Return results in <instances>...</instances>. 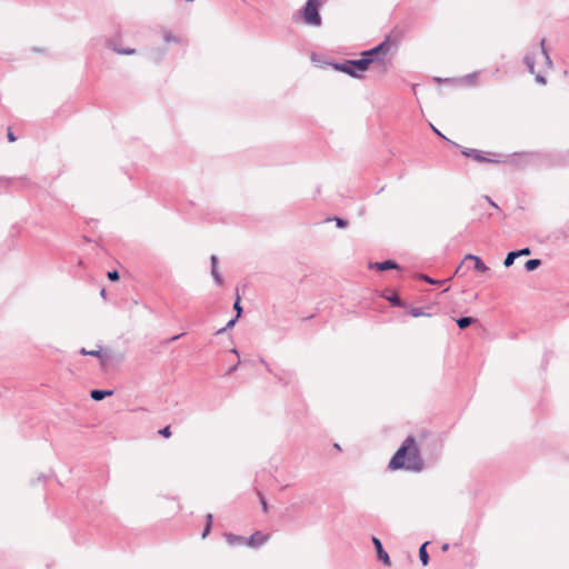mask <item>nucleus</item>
<instances>
[{"label": "nucleus", "mask_w": 569, "mask_h": 569, "mask_svg": "<svg viewBox=\"0 0 569 569\" xmlns=\"http://www.w3.org/2000/svg\"><path fill=\"white\" fill-rule=\"evenodd\" d=\"M409 313L415 318L429 316V313H426L421 308H412Z\"/></svg>", "instance_id": "26"}, {"label": "nucleus", "mask_w": 569, "mask_h": 569, "mask_svg": "<svg viewBox=\"0 0 569 569\" xmlns=\"http://www.w3.org/2000/svg\"><path fill=\"white\" fill-rule=\"evenodd\" d=\"M276 377L278 378V381L282 382V378L281 377H278L277 375H276Z\"/></svg>", "instance_id": "48"}, {"label": "nucleus", "mask_w": 569, "mask_h": 569, "mask_svg": "<svg viewBox=\"0 0 569 569\" xmlns=\"http://www.w3.org/2000/svg\"><path fill=\"white\" fill-rule=\"evenodd\" d=\"M372 543L375 546L378 560H380L386 566H390V557L383 549L381 540L377 537H372Z\"/></svg>", "instance_id": "5"}, {"label": "nucleus", "mask_w": 569, "mask_h": 569, "mask_svg": "<svg viewBox=\"0 0 569 569\" xmlns=\"http://www.w3.org/2000/svg\"><path fill=\"white\" fill-rule=\"evenodd\" d=\"M540 266H541V260L540 259H530V260L526 261V263H525V268L529 272L530 271H535Z\"/></svg>", "instance_id": "17"}, {"label": "nucleus", "mask_w": 569, "mask_h": 569, "mask_svg": "<svg viewBox=\"0 0 569 569\" xmlns=\"http://www.w3.org/2000/svg\"><path fill=\"white\" fill-rule=\"evenodd\" d=\"M224 538L230 546L242 545L246 543L247 541V539H244L242 536H238L230 532L224 533Z\"/></svg>", "instance_id": "12"}, {"label": "nucleus", "mask_w": 569, "mask_h": 569, "mask_svg": "<svg viewBox=\"0 0 569 569\" xmlns=\"http://www.w3.org/2000/svg\"><path fill=\"white\" fill-rule=\"evenodd\" d=\"M545 42H546V40H545V39H542V40H541V42H540L541 54H542V56H543V58H545V62H546V64H547L549 68H551V66H552V61H551V59H550V57H549V54H548V51H547V49H546V47H545Z\"/></svg>", "instance_id": "19"}, {"label": "nucleus", "mask_w": 569, "mask_h": 569, "mask_svg": "<svg viewBox=\"0 0 569 569\" xmlns=\"http://www.w3.org/2000/svg\"><path fill=\"white\" fill-rule=\"evenodd\" d=\"M517 253L516 251H510L508 252V254L506 256L505 260H503V266L506 268H509L513 264L515 260L517 259Z\"/></svg>", "instance_id": "20"}, {"label": "nucleus", "mask_w": 569, "mask_h": 569, "mask_svg": "<svg viewBox=\"0 0 569 569\" xmlns=\"http://www.w3.org/2000/svg\"><path fill=\"white\" fill-rule=\"evenodd\" d=\"M211 274L213 277L214 282L218 286H221L223 282L222 276L219 273L218 268H211Z\"/></svg>", "instance_id": "23"}, {"label": "nucleus", "mask_w": 569, "mask_h": 569, "mask_svg": "<svg viewBox=\"0 0 569 569\" xmlns=\"http://www.w3.org/2000/svg\"><path fill=\"white\" fill-rule=\"evenodd\" d=\"M443 551H447L449 549V545L448 543H445L441 548Z\"/></svg>", "instance_id": "45"}, {"label": "nucleus", "mask_w": 569, "mask_h": 569, "mask_svg": "<svg viewBox=\"0 0 569 569\" xmlns=\"http://www.w3.org/2000/svg\"><path fill=\"white\" fill-rule=\"evenodd\" d=\"M233 309L237 311V316L236 317L239 318L241 316V313H242V307L240 305V297L239 296H237V299H236V301L233 303Z\"/></svg>", "instance_id": "28"}, {"label": "nucleus", "mask_w": 569, "mask_h": 569, "mask_svg": "<svg viewBox=\"0 0 569 569\" xmlns=\"http://www.w3.org/2000/svg\"><path fill=\"white\" fill-rule=\"evenodd\" d=\"M107 46H108L109 49H111L112 51H114V52H117L119 54L131 56V54L136 53V49L122 48L121 46H118V43L113 39H108L107 40Z\"/></svg>", "instance_id": "8"}, {"label": "nucleus", "mask_w": 569, "mask_h": 569, "mask_svg": "<svg viewBox=\"0 0 569 569\" xmlns=\"http://www.w3.org/2000/svg\"><path fill=\"white\" fill-rule=\"evenodd\" d=\"M261 362H262V363H264V366H266L267 370H268L269 372H271V369H270L269 365H268V363H266V362H264V360H261Z\"/></svg>", "instance_id": "44"}, {"label": "nucleus", "mask_w": 569, "mask_h": 569, "mask_svg": "<svg viewBox=\"0 0 569 569\" xmlns=\"http://www.w3.org/2000/svg\"><path fill=\"white\" fill-rule=\"evenodd\" d=\"M466 157L472 158L478 162H500L499 159L486 158L482 152L477 149H466L462 151Z\"/></svg>", "instance_id": "7"}, {"label": "nucleus", "mask_w": 569, "mask_h": 569, "mask_svg": "<svg viewBox=\"0 0 569 569\" xmlns=\"http://www.w3.org/2000/svg\"><path fill=\"white\" fill-rule=\"evenodd\" d=\"M166 53V50L156 49L150 51V58L153 60H160Z\"/></svg>", "instance_id": "24"}, {"label": "nucleus", "mask_w": 569, "mask_h": 569, "mask_svg": "<svg viewBox=\"0 0 569 569\" xmlns=\"http://www.w3.org/2000/svg\"><path fill=\"white\" fill-rule=\"evenodd\" d=\"M371 269H377L379 271H386L391 269H399V264L393 260H385L379 262L370 263L369 266Z\"/></svg>", "instance_id": "9"}, {"label": "nucleus", "mask_w": 569, "mask_h": 569, "mask_svg": "<svg viewBox=\"0 0 569 569\" xmlns=\"http://www.w3.org/2000/svg\"><path fill=\"white\" fill-rule=\"evenodd\" d=\"M8 140L10 142H14L17 140L16 136L13 134V132L10 129L8 131Z\"/></svg>", "instance_id": "36"}, {"label": "nucleus", "mask_w": 569, "mask_h": 569, "mask_svg": "<svg viewBox=\"0 0 569 569\" xmlns=\"http://www.w3.org/2000/svg\"><path fill=\"white\" fill-rule=\"evenodd\" d=\"M523 62L527 66L528 71L533 74L535 73V58H533V56H531L530 53L526 54L525 58H523Z\"/></svg>", "instance_id": "18"}, {"label": "nucleus", "mask_w": 569, "mask_h": 569, "mask_svg": "<svg viewBox=\"0 0 569 569\" xmlns=\"http://www.w3.org/2000/svg\"><path fill=\"white\" fill-rule=\"evenodd\" d=\"M210 261H211V268H217V266H218V257L212 254L211 258H210Z\"/></svg>", "instance_id": "34"}, {"label": "nucleus", "mask_w": 569, "mask_h": 569, "mask_svg": "<svg viewBox=\"0 0 569 569\" xmlns=\"http://www.w3.org/2000/svg\"><path fill=\"white\" fill-rule=\"evenodd\" d=\"M321 6L320 0H307L303 9H302V19L303 22L308 26L320 27L322 23L321 16L319 13V9Z\"/></svg>", "instance_id": "3"}, {"label": "nucleus", "mask_w": 569, "mask_h": 569, "mask_svg": "<svg viewBox=\"0 0 569 569\" xmlns=\"http://www.w3.org/2000/svg\"><path fill=\"white\" fill-rule=\"evenodd\" d=\"M428 541H426L425 543L421 545L420 549H419V558H420V561L423 566H427L429 563V555L427 552V546H428Z\"/></svg>", "instance_id": "16"}, {"label": "nucleus", "mask_w": 569, "mask_h": 569, "mask_svg": "<svg viewBox=\"0 0 569 569\" xmlns=\"http://www.w3.org/2000/svg\"><path fill=\"white\" fill-rule=\"evenodd\" d=\"M163 40L167 42V43H178L179 42V39L178 37H176L174 34H172L171 31L169 30H166L164 33H163Z\"/></svg>", "instance_id": "21"}, {"label": "nucleus", "mask_w": 569, "mask_h": 569, "mask_svg": "<svg viewBox=\"0 0 569 569\" xmlns=\"http://www.w3.org/2000/svg\"><path fill=\"white\" fill-rule=\"evenodd\" d=\"M466 260H472L475 262V270L478 272H486L488 270V267L483 263V261L475 254L468 253L465 256L463 261Z\"/></svg>", "instance_id": "10"}, {"label": "nucleus", "mask_w": 569, "mask_h": 569, "mask_svg": "<svg viewBox=\"0 0 569 569\" xmlns=\"http://www.w3.org/2000/svg\"><path fill=\"white\" fill-rule=\"evenodd\" d=\"M499 73V68H497L493 72V77H496Z\"/></svg>", "instance_id": "47"}, {"label": "nucleus", "mask_w": 569, "mask_h": 569, "mask_svg": "<svg viewBox=\"0 0 569 569\" xmlns=\"http://www.w3.org/2000/svg\"><path fill=\"white\" fill-rule=\"evenodd\" d=\"M461 268H462V263H460V264L458 266V268L456 269V274H458V273L460 272Z\"/></svg>", "instance_id": "43"}, {"label": "nucleus", "mask_w": 569, "mask_h": 569, "mask_svg": "<svg viewBox=\"0 0 569 569\" xmlns=\"http://www.w3.org/2000/svg\"><path fill=\"white\" fill-rule=\"evenodd\" d=\"M212 521H213V517L211 513H208L206 516V523H210V526H212Z\"/></svg>", "instance_id": "38"}, {"label": "nucleus", "mask_w": 569, "mask_h": 569, "mask_svg": "<svg viewBox=\"0 0 569 569\" xmlns=\"http://www.w3.org/2000/svg\"><path fill=\"white\" fill-rule=\"evenodd\" d=\"M81 355L83 356H92V357H97L99 359H101L102 362L106 361L107 359V356L104 352H102L101 349H98V350H87L84 348H81L80 351H79Z\"/></svg>", "instance_id": "14"}, {"label": "nucleus", "mask_w": 569, "mask_h": 569, "mask_svg": "<svg viewBox=\"0 0 569 569\" xmlns=\"http://www.w3.org/2000/svg\"><path fill=\"white\" fill-rule=\"evenodd\" d=\"M486 199L489 201L491 206L498 208V206L489 197H486Z\"/></svg>", "instance_id": "42"}, {"label": "nucleus", "mask_w": 569, "mask_h": 569, "mask_svg": "<svg viewBox=\"0 0 569 569\" xmlns=\"http://www.w3.org/2000/svg\"><path fill=\"white\" fill-rule=\"evenodd\" d=\"M331 220H335L336 221V224L338 228H347L348 227V221L342 219V218H339V217H333V218H329L328 221H331Z\"/></svg>", "instance_id": "25"}, {"label": "nucleus", "mask_w": 569, "mask_h": 569, "mask_svg": "<svg viewBox=\"0 0 569 569\" xmlns=\"http://www.w3.org/2000/svg\"><path fill=\"white\" fill-rule=\"evenodd\" d=\"M182 335H177V336H173L169 339V341H176L178 340Z\"/></svg>", "instance_id": "41"}, {"label": "nucleus", "mask_w": 569, "mask_h": 569, "mask_svg": "<svg viewBox=\"0 0 569 569\" xmlns=\"http://www.w3.org/2000/svg\"><path fill=\"white\" fill-rule=\"evenodd\" d=\"M112 395H113V390H103V389H93L90 392V397L94 401H101L106 397H109V396H112Z\"/></svg>", "instance_id": "11"}, {"label": "nucleus", "mask_w": 569, "mask_h": 569, "mask_svg": "<svg viewBox=\"0 0 569 569\" xmlns=\"http://www.w3.org/2000/svg\"><path fill=\"white\" fill-rule=\"evenodd\" d=\"M479 72L475 71L465 77L466 82L473 83L475 79L478 77Z\"/></svg>", "instance_id": "30"}, {"label": "nucleus", "mask_w": 569, "mask_h": 569, "mask_svg": "<svg viewBox=\"0 0 569 569\" xmlns=\"http://www.w3.org/2000/svg\"><path fill=\"white\" fill-rule=\"evenodd\" d=\"M388 467L391 470L407 469L417 472L423 469V460L420 457L419 449L416 446V439L412 436L405 439L389 461Z\"/></svg>", "instance_id": "1"}, {"label": "nucleus", "mask_w": 569, "mask_h": 569, "mask_svg": "<svg viewBox=\"0 0 569 569\" xmlns=\"http://www.w3.org/2000/svg\"><path fill=\"white\" fill-rule=\"evenodd\" d=\"M457 326L459 329L463 330L467 329L469 326L477 322V319L473 317H460L456 320Z\"/></svg>", "instance_id": "13"}, {"label": "nucleus", "mask_w": 569, "mask_h": 569, "mask_svg": "<svg viewBox=\"0 0 569 569\" xmlns=\"http://www.w3.org/2000/svg\"><path fill=\"white\" fill-rule=\"evenodd\" d=\"M371 66L370 59L345 60L333 64V69L343 72L352 78L360 79Z\"/></svg>", "instance_id": "2"}, {"label": "nucleus", "mask_w": 569, "mask_h": 569, "mask_svg": "<svg viewBox=\"0 0 569 569\" xmlns=\"http://www.w3.org/2000/svg\"><path fill=\"white\" fill-rule=\"evenodd\" d=\"M515 251H516L518 258L531 254V249L529 247H526V248H522L519 250H515Z\"/></svg>", "instance_id": "29"}, {"label": "nucleus", "mask_w": 569, "mask_h": 569, "mask_svg": "<svg viewBox=\"0 0 569 569\" xmlns=\"http://www.w3.org/2000/svg\"><path fill=\"white\" fill-rule=\"evenodd\" d=\"M430 127H431L432 131H433L436 134H438L439 137H441V138L446 139V137H445V136H443V134H442V133H441V132H440V131H439L435 126L430 124Z\"/></svg>", "instance_id": "37"}, {"label": "nucleus", "mask_w": 569, "mask_h": 569, "mask_svg": "<svg viewBox=\"0 0 569 569\" xmlns=\"http://www.w3.org/2000/svg\"><path fill=\"white\" fill-rule=\"evenodd\" d=\"M382 297L395 307H406V303L400 299V297L397 293H391L390 296L383 295Z\"/></svg>", "instance_id": "15"}, {"label": "nucleus", "mask_w": 569, "mask_h": 569, "mask_svg": "<svg viewBox=\"0 0 569 569\" xmlns=\"http://www.w3.org/2000/svg\"><path fill=\"white\" fill-rule=\"evenodd\" d=\"M237 320H238V318H237V317H234L233 319L229 320V321H228V323L226 325V327H223V328H221V329H219V330L217 331V335H221V333H223L226 330H228V329L232 328V327L236 325Z\"/></svg>", "instance_id": "27"}, {"label": "nucleus", "mask_w": 569, "mask_h": 569, "mask_svg": "<svg viewBox=\"0 0 569 569\" xmlns=\"http://www.w3.org/2000/svg\"><path fill=\"white\" fill-rule=\"evenodd\" d=\"M211 527L212 526H210V523H206L204 529L202 531V538H206L210 533Z\"/></svg>", "instance_id": "33"}, {"label": "nucleus", "mask_w": 569, "mask_h": 569, "mask_svg": "<svg viewBox=\"0 0 569 569\" xmlns=\"http://www.w3.org/2000/svg\"><path fill=\"white\" fill-rule=\"evenodd\" d=\"M257 495H258V498H259V501H260V505H261V508H262V511L263 512H268L269 510V506H268V502L263 496V493L260 491V490H257Z\"/></svg>", "instance_id": "22"}, {"label": "nucleus", "mask_w": 569, "mask_h": 569, "mask_svg": "<svg viewBox=\"0 0 569 569\" xmlns=\"http://www.w3.org/2000/svg\"><path fill=\"white\" fill-rule=\"evenodd\" d=\"M231 352H232L233 355H237V356L239 357V352H238V350H237V349H232V350H231Z\"/></svg>", "instance_id": "46"}, {"label": "nucleus", "mask_w": 569, "mask_h": 569, "mask_svg": "<svg viewBox=\"0 0 569 569\" xmlns=\"http://www.w3.org/2000/svg\"><path fill=\"white\" fill-rule=\"evenodd\" d=\"M269 540V535L256 531L246 541V545L251 548H258L263 546Z\"/></svg>", "instance_id": "6"}, {"label": "nucleus", "mask_w": 569, "mask_h": 569, "mask_svg": "<svg viewBox=\"0 0 569 569\" xmlns=\"http://www.w3.org/2000/svg\"><path fill=\"white\" fill-rule=\"evenodd\" d=\"M422 279L426 281V282H429V283H435V281L429 278L428 276H423Z\"/></svg>", "instance_id": "40"}, {"label": "nucleus", "mask_w": 569, "mask_h": 569, "mask_svg": "<svg viewBox=\"0 0 569 569\" xmlns=\"http://www.w3.org/2000/svg\"><path fill=\"white\" fill-rule=\"evenodd\" d=\"M159 435H161L162 437L164 438H169L171 437V429H170V426H167L162 429L159 430Z\"/></svg>", "instance_id": "31"}, {"label": "nucleus", "mask_w": 569, "mask_h": 569, "mask_svg": "<svg viewBox=\"0 0 569 569\" xmlns=\"http://www.w3.org/2000/svg\"><path fill=\"white\" fill-rule=\"evenodd\" d=\"M239 363H240V361H238L234 366H232V367L228 370V373L233 372V371L238 368Z\"/></svg>", "instance_id": "39"}, {"label": "nucleus", "mask_w": 569, "mask_h": 569, "mask_svg": "<svg viewBox=\"0 0 569 569\" xmlns=\"http://www.w3.org/2000/svg\"><path fill=\"white\" fill-rule=\"evenodd\" d=\"M536 81H537L538 83H541V84H545V83H546V79H545V77H542V76H541V74H539V73H538V74H536Z\"/></svg>", "instance_id": "35"}, {"label": "nucleus", "mask_w": 569, "mask_h": 569, "mask_svg": "<svg viewBox=\"0 0 569 569\" xmlns=\"http://www.w3.org/2000/svg\"><path fill=\"white\" fill-rule=\"evenodd\" d=\"M390 51L389 37H387L378 46L366 50L361 53L360 59H370L371 64L376 62H383L386 56Z\"/></svg>", "instance_id": "4"}, {"label": "nucleus", "mask_w": 569, "mask_h": 569, "mask_svg": "<svg viewBox=\"0 0 569 569\" xmlns=\"http://www.w3.org/2000/svg\"><path fill=\"white\" fill-rule=\"evenodd\" d=\"M108 278L111 280V281H117L119 280L120 278V274L117 270H112V271H109L108 272Z\"/></svg>", "instance_id": "32"}]
</instances>
